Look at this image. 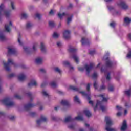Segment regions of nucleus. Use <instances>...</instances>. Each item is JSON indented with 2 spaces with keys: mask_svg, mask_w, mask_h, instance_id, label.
<instances>
[{
  "mask_svg": "<svg viewBox=\"0 0 131 131\" xmlns=\"http://www.w3.org/2000/svg\"><path fill=\"white\" fill-rule=\"evenodd\" d=\"M91 89V84L88 83L86 86V91L87 93H85L84 91H79V88H77L74 86L70 85L69 86V90H72V91H76L77 92H79L81 94L82 96L86 97L87 99L90 101L91 100V93H90V90Z\"/></svg>",
  "mask_w": 131,
  "mask_h": 131,
  "instance_id": "1",
  "label": "nucleus"
},
{
  "mask_svg": "<svg viewBox=\"0 0 131 131\" xmlns=\"http://www.w3.org/2000/svg\"><path fill=\"white\" fill-rule=\"evenodd\" d=\"M68 52L70 53V56L71 58H72L73 60L78 63L79 62V57L76 54L77 50L75 48L72 47L71 45H69L68 49Z\"/></svg>",
  "mask_w": 131,
  "mask_h": 131,
  "instance_id": "2",
  "label": "nucleus"
},
{
  "mask_svg": "<svg viewBox=\"0 0 131 131\" xmlns=\"http://www.w3.org/2000/svg\"><path fill=\"white\" fill-rule=\"evenodd\" d=\"M3 15H5L6 18H9L11 15V12L6 11V6H5L4 3L1 4L0 5V20Z\"/></svg>",
  "mask_w": 131,
  "mask_h": 131,
  "instance_id": "3",
  "label": "nucleus"
},
{
  "mask_svg": "<svg viewBox=\"0 0 131 131\" xmlns=\"http://www.w3.org/2000/svg\"><path fill=\"white\" fill-rule=\"evenodd\" d=\"M105 120L106 122V127L105 128L106 131H116L115 129L110 128V126L113 124V121H112V119L110 117H105Z\"/></svg>",
  "mask_w": 131,
  "mask_h": 131,
  "instance_id": "4",
  "label": "nucleus"
},
{
  "mask_svg": "<svg viewBox=\"0 0 131 131\" xmlns=\"http://www.w3.org/2000/svg\"><path fill=\"white\" fill-rule=\"evenodd\" d=\"M83 120V117H82V114L78 115V116L76 117L74 119L72 118L71 116H69L66 117L64 119V122H72L74 120Z\"/></svg>",
  "mask_w": 131,
  "mask_h": 131,
  "instance_id": "5",
  "label": "nucleus"
},
{
  "mask_svg": "<svg viewBox=\"0 0 131 131\" xmlns=\"http://www.w3.org/2000/svg\"><path fill=\"white\" fill-rule=\"evenodd\" d=\"M2 103L6 105L7 107H13L15 105V103L12 101V99L10 98H5L2 100Z\"/></svg>",
  "mask_w": 131,
  "mask_h": 131,
  "instance_id": "6",
  "label": "nucleus"
},
{
  "mask_svg": "<svg viewBox=\"0 0 131 131\" xmlns=\"http://www.w3.org/2000/svg\"><path fill=\"white\" fill-rule=\"evenodd\" d=\"M3 64L6 70L7 71H10L11 70L10 69V65H15V62H14V60H13V59L9 58L8 63L4 61Z\"/></svg>",
  "mask_w": 131,
  "mask_h": 131,
  "instance_id": "7",
  "label": "nucleus"
},
{
  "mask_svg": "<svg viewBox=\"0 0 131 131\" xmlns=\"http://www.w3.org/2000/svg\"><path fill=\"white\" fill-rule=\"evenodd\" d=\"M117 4L123 10H127L128 9V6L126 4L124 0H118Z\"/></svg>",
  "mask_w": 131,
  "mask_h": 131,
  "instance_id": "8",
  "label": "nucleus"
},
{
  "mask_svg": "<svg viewBox=\"0 0 131 131\" xmlns=\"http://www.w3.org/2000/svg\"><path fill=\"white\" fill-rule=\"evenodd\" d=\"M94 66H95V63H91L90 65H85L84 68L86 70V74L87 75H90V73H91V71L93 69Z\"/></svg>",
  "mask_w": 131,
  "mask_h": 131,
  "instance_id": "9",
  "label": "nucleus"
},
{
  "mask_svg": "<svg viewBox=\"0 0 131 131\" xmlns=\"http://www.w3.org/2000/svg\"><path fill=\"white\" fill-rule=\"evenodd\" d=\"M107 7L110 12H111L114 16H119L120 15V11H115L113 7L108 5V4H107Z\"/></svg>",
  "mask_w": 131,
  "mask_h": 131,
  "instance_id": "10",
  "label": "nucleus"
},
{
  "mask_svg": "<svg viewBox=\"0 0 131 131\" xmlns=\"http://www.w3.org/2000/svg\"><path fill=\"white\" fill-rule=\"evenodd\" d=\"M102 104H103L102 101H99V100L97 101V103L96 104V107L94 108V111H96L98 108H100L102 111L104 112L106 110V107L102 106Z\"/></svg>",
  "mask_w": 131,
  "mask_h": 131,
  "instance_id": "11",
  "label": "nucleus"
},
{
  "mask_svg": "<svg viewBox=\"0 0 131 131\" xmlns=\"http://www.w3.org/2000/svg\"><path fill=\"white\" fill-rule=\"evenodd\" d=\"M46 121H48V119L47 118V117H46V116H45L41 115L40 116V119L36 121L37 126H39L40 124L42 123V122H46Z\"/></svg>",
  "mask_w": 131,
  "mask_h": 131,
  "instance_id": "12",
  "label": "nucleus"
},
{
  "mask_svg": "<svg viewBox=\"0 0 131 131\" xmlns=\"http://www.w3.org/2000/svg\"><path fill=\"white\" fill-rule=\"evenodd\" d=\"M8 54L10 55H16L17 54V50L15 48L12 47L8 48Z\"/></svg>",
  "mask_w": 131,
  "mask_h": 131,
  "instance_id": "13",
  "label": "nucleus"
},
{
  "mask_svg": "<svg viewBox=\"0 0 131 131\" xmlns=\"http://www.w3.org/2000/svg\"><path fill=\"white\" fill-rule=\"evenodd\" d=\"M82 46H89L90 45V42L89 39H86L85 37H82L81 40Z\"/></svg>",
  "mask_w": 131,
  "mask_h": 131,
  "instance_id": "14",
  "label": "nucleus"
},
{
  "mask_svg": "<svg viewBox=\"0 0 131 131\" xmlns=\"http://www.w3.org/2000/svg\"><path fill=\"white\" fill-rule=\"evenodd\" d=\"M36 85H37V83L35 79L31 80L28 84V88H32V86H36Z\"/></svg>",
  "mask_w": 131,
  "mask_h": 131,
  "instance_id": "15",
  "label": "nucleus"
},
{
  "mask_svg": "<svg viewBox=\"0 0 131 131\" xmlns=\"http://www.w3.org/2000/svg\"><path fill=\"white\" fill-rule=\"evenodd\" d=\"M70 31L67 30L63 32V36L66 39H68L70 38Z\"/></svg>",
  "mask_w": 131,
  "mask_h": 131,
  "instance_id": "16",
  "label": "nucleus"
},
{
  "mask_svg": "<svg viewBox=\"0 0 131 131\" xmlns=\"http://www.w3.org/2000/svg\"><path fill=\"white\" fill-rule=\"evenodd\" d=\"M11 26H13L12 21L9 22V25L6 24L5 26L6 31L7 32H10L11 31Z\"/></svg>",
  "mask_w": 131,
  "mask_h": 131,
  "instance_id": "17",
  "label": "nucleus"
},
{
  "mask_svg": "<svg viewBox=\"0 0 131 131\" xmlns=\"http://www.w3.org/2000/svg\"><path fill=\"white\" fill-rule=\"evenodd\" d=\"M101 72L104 73L105 75L106 76L107 80H110V73L108 72L107 70H104L103 68H101Z\"/></svg>",
  "mask_w": 131,
  "mask_h": 131,
  "instance_id": "18",
  "label": "nucleus"
},
{
  "mask_svg": "<svg viewBox=\"0 0 131 131\" xmlns=\"http://www.w3.org/2000/svg\"><path fill=\"white\" fill-rule=\"evenodd\" d=\"M40 49L42 53H47V48H46V45H45V43H40Z\"/></svg>",
  "mask_w": 131,
  "mask_h": 131,
  "instance_id": "19",
  "label": "nucleus"
},
{
  "mask_svg": "<svg viewBox=\"0 0 131 131\" xmlns=\"http://www.w3.org/2000/svg\"><path fill=\"white\" fill-rule=\"evenodd\" d=\"M34 106H35L34 104L29 103L24 106V109L25 110H26L27 111L28 110H29V109H30L31 108H33Z\"/></svg>",
  "mask_w": 131,
  "mask_h": 131,
  "instance_id": "20",
  "label": "nucleus"
},
{
  "mask_svg": "<svg viewBox=\"0 0 131 131\" xmlns=\"http://www.w3.org/2000/svg\"><path fill=\"white\" fill-rule=\"evenodd\" d=\"M18 78L19 81H24L26 79V75L24 74H20L18 76Z\"/></svg>",
  "mask_w": 131,
  "mask_h": 131,
  "instance_id": "21",
  "label": "nucleus"
},
{
  "mask_svg": "<svg viewBox=\"0 0 131 131\" xmlns=\"http://www.w3.org/2000/svg\"><path fill=\"white\" fill-rule=\"evenodd\" d=\"M127 127V125H126V121L124 120L122 125V126L121 127V131H124L125 129H126Z\"/></svg>",
  "mask_w": 131,
  "mask_h": 131,
  "instance_id": "22",
  "label": "nucleus"
},
{
  "mask_svg": "<svg viewBox=\"0 0 131 131\" xmlns=\"http://www.w3.org/2000/svg\"><path fill=\"white\" fill-rule=\"evenodd\" d=\"M63 65L64 66H67L68 67H69L70 69L71 70H73V67H70V64L69 63V62L67 61H65L63 62Z\"/></svg>",
  "mask_w": 131,
  "mask_h": 131,
  "instance_id": "23",
  "label": "nucleus"
},
{
  "mask_svg": "<svg viewBox=\"0 0 131 131\" xmlns=\"http://www.w3.org/2000/svg\"><path fill=\"white\" fill-rule=\"evenodd\" d=\"M36 64H39L42 63V58L41 57H37L35 59Z\"/></svg>",
  "mask_w": 131,
  "mask_h": 131,
  "instance_id": "24",
  "label": "nucleus"
},
{
  "mask_svg": "<svg viewBox=\"0 0 131 131\" xmlns=\"http://www.w3.org/2000/svg\"><path fill=\"white\" fill-rule=\"evenodd\" d=\"M106 60H107L106 63V66L107 68H110L112 67V65H113V63L110 60H108V58H106Z\"/></svg>",
  "mask_w": 131,
  "mask_h": 131,
  "instance_id": "25",
  "label": "nucleus"
},
{
  "mask_svg": "<svg viewBox=\"0 0 131 131\" xmlns=\"http://www.w3.org/2000/svg\"><path fill=\"white\" fill-rule=\"evenodd\" d=\"M61 104L62 106H69V101H68L67 100H62Z\"/></svg>",
  "mask_w": 131,
  "mask_h": 131,
  "instance_id": "26",
  "label": "nucleus"
},
{
  "mask_svg": "<svg viewBox=\"0 0 131 131\" xmlns=\"http://www.w3.org/2000/svg\"><path fill=\"white\" fill-rule=\"evenodd\" d=\"M99 97H101L102 99V102H107L109 98L108 97H105V95L101 94L99 95Z\"/></svg>",
  "mask_w": 131,
  "mask_h": 131,
  "instance_id": "27",
  "label": "nucleus"
},
{
  "mask_svg": "<svg viewBox=\"0 0 131 131\" xmlns=\"http://www.w3.org/2000/svg\"><path fill=\"white\" fill-rule=\"evenodd\" d=\"M124 22L126 24V25H128V24L131 22V19L128 17H125L124 19Z\"/></svg>",
  "mask_w": 131,
  "mask_h": 131,
  "instance_id": "28",
  "label": "nucleus"
},
{
  "mask_svg": "<svg viewBox=\"0 0 131 131\" xmlns=\"http://www.w3.org/2000/svg\"><path fill=\"white\" fill-rule=\"evenodd\" d=\"M84 113H85V115L88 117H91V116H92V114L91 113V112L88 110H84Z\"/></svg>",
  "mask_w": 131,
  "mask_h": 131,
  "instance_id": "29",
  "label": "nucleus"
},
{
  "mask_svg": "<svg viewBox=\"0 0 131 131\" xmlns=\"http://www.w3.org/2000/svg\"><path fill=\"white\" fill-rule=\"evenodd\" d=\"M6 39V38L5 35H4L3 33L0 32V40H1V41H4Z\"/></svg>",
  "mask_w": 131,
  "mask_h": 131,
  "instance_id": "30",
  "label": "nucleus"
},
{
  "mask_svg": "<svg viewBox=\"0 0 131 131\" xmlns=\"http://www.w3.org/2000/svg\"><path fill=\"white\" fill-rule=\"evenodd\" d=\"M58 16L60 19H62L63 17H65L66 16H68V13H63L62 14L58 13Z\"/></svg>",
  "mask_w": 131,
  "mask_h": 131,
  "instance_id": "31",
  "label": "nucleus"
},
{
  "mask_svg": "<svg viewBox=\"0 0 131 131\" xmlns=\"http://www.w3.org/2000/svg\"><path fill=\"white\" fill-rule=\"evenodd\" d=\"M23 50H24V52H25V53H27V54H29V53L30 52V49L27 46L24 47Z\"/></svg>",
  "mask_w": 131,
  "mask_h": 131,
  "instance_id": "32",
  "label": "nucleus"
},
{
  "mask_svg": "<svg viewBox=\"0 0 131 131\" xmlns=\"http://www.w3.org/2000/svg\"><path fill=\"white\" fill-rule=\"evenodd\" d=\"M125 94H126L127 97H130L131 96V88H130L129 90L125 91L124 92Z\"/></svg>",
  "mask_w": 131,
  "mask_h": 131,
  "instance_id": "33",
  "label": "nucleus"
},
{
  "mask_svg": "<svg viewBox=\"0 0 131 131\" xmlns=\"http://www.w3.org/2000/svg\"><path fill=\"white\" fill-rule=\"evenodd\" d=\"M33 26V25L30 22H28L26 24V28L27 29H30Z\"/></svg>",
  "mask_w": 131,
  "mask_h": 131,
  "instance_id": "34",
  "label": "nucleus"
},
{
  "mask_svg": "<svg viewBox=\"0 0 131 131\" xmlns=\"http://www.w3.org/2000/svg\"><path fill=\"white\" fill-rule=\"evenodd\" d=\"M59 36H60V34L57 32H55L53 34V38H59Z\"/></svg>",
  "mask_w": 131,
  "mask_h": 131,
  "instance_id": "35",
  "label": "nucleus"
},
{
  "mask_svg": "<svg viewBox=\"0 0 131 131\" xmlns=\"http://www.w3.org/2000/svg\"><path fill=\"white\" fill-rule=\"evenodd\" d=\"M42 94L43 96H45V97H50V95L49 94V93H48V92H47L46 90H43L42 92Z\"/></svg>",
  "mask_w": 131,
  "mask_h": 131,
  "instance_id": "36",
  "label": "nucleus"
},
{
  "mask_svg": "<svg viewBox=\"0 0 131 131\" xmlns=\"http://www.w3.org/2000/svg\"><path fill=\"white\" fill-rule=\"evenodd\" d=\"M74 101L76 103L80 104V100H79V98H78V97H77V96H75V97L74 98Z\"/></svg>",
  "mask_w": 131,
  "mask_h": 131,
  "instance_id": "37",
  "label": "nucleus"
},
{
  "mask_svg": "<svg viewBox=\"0 0 131 131\" xmlns=\"http://www.w3.org/2000/svg\"><path fill=\"white\" fill-rule=\"evenodd\" d=\"M54 70L55 72H57V73H59V74H61V73H62V71L58 67L55 68Z\"/></svg>",
  "mask_w": 131,
  "mask_h": 131,
  "instance_id": "38",
  "label": "nucleus"
},
{
  "mask_svg": "<svg viewBox=\"0 0 131 131\" xmlns=\"http://www.w3.org/2000/svg\"><path fill=\"white\" fill-rule=\"evenodd\" d=\"M37 47H38V45L37 43H34L32 48L33 52H35V51H36Z\"/></svg>",
  "mask_w": 131,
  "mask_h": 131,
  "instance_id": "39",
  "label": "nucleus"
},
{
  "mask_svg": "<svg viewBox=\"0 0 131 131\" xmlns=\"http://www.w3.org/2000/svg\"><path fill=\"white\" fill-rule=\"evenodd\" d=\"M85 126H86V127H88V129L89 131H93L94 130L93 127H90V124H89L85 123Z\"/></svg>",
  "mask_w": 131,
  "mask_h": 131,
  "instance_id": "40",
  "label": "nucleus"
},
{
  "mask_svg": "<svg viewBox=\"0 0 131 131\" xmlns=\"http://www.w3.org/2000/svg\"><path fill=\"white\" fill-rule=\"evenodd\" d=\"M114 90V86L113 85V84H109L108 91H110V92H113Z\"/></svg>",
  "mask_w": 131,
  "mask_h": 131,
  "instance_id": "41",
  "label": "nucleus"
},
{
  "mask_svg": "<svg viewBox=\"0 0 131 131\" xmlns=\"http://www.w3.org/2000/svg\"><path fill=\"white\" fill-rule=\"evenodd\" d=\"M50 85H51L52 88H56L57 82H56V81H53L50 83Z\"/></svg>",
  "mask_w": 131,
  "mask_h": 131,
  "instance_id": "42",
  "label": "nucleus"
},
{
  "mask_svg": "<svg viewBox=\"0 0 131 131\" xmlns=\"http://www.w3.org/2000/svg\"><path fill=\"white\" fill-rule=\"evenodd\" d=\"M68 128L70 129H74L75 128V125L73 124H70L68 126Z\"/></svg>",
  "mask_w": 131,
  "mask_h": 131,
  "instance_id": "43",
  "label": "nucleus"
},
{
  "mask_svg": "<svg viewBox=\"0 0 131 131\" xmlns=\"http://www.w3.org/2000/svg\"><path fill=\"white\" fill-rule=\"evenodd\" d=\"M72 21V15H71L70 17H68L67 19V24H69L70 22Z\"/></svg>",
  "mask_w": 131,
  "mask_h": 131,
  "instance_id": "44",
  "label": "nucleus"
},
{
  "mask_svg": "<svg viewBox=\"0 0 131 131\" xmlns=\"http://www.w3.org/2000/svg\"><path fill=\"white\" fill-rule=\"evenodd\" d=\"M11 6L12 10H16V7L15 6V3L14 2H11Z\"/></svg>",
  "mask_w": 131,
  "mask_h": 131,
  "instance_id": "45",
  "label": "nucleus"
},
{
  "mask_svg": "<svg viewBox=\"0 0 131 131\" xmlns=\"http://www.w3.org/2000/svg\"><path fill=\"white\" fill-rule=\"evenodd\" d=\"M27 17H28V15L25 13H24L21 14V18L23 19H26Z\"/></svg>",
  "mask_w": 131,
  "mask_h": 131,
  "instance_id": "46",
  "label": "nucleus"
},
{
  "mask_svg": "<svg viewBox=\"0 0 131 131\" xmlns=\"http://www.w3.org/2000/svg\"><path fill=\"white\" fill-rule=\"evenodd\" d=\"M18 43H19L20 46H23V43L21 41V36H20V35L18 36Z\"/></svg>",
  "mask_w": 131,
  "mask_h": 131,
  "instance_id": "47",
  "label": "nucleus"
},
{
  "mask_svg": "<svg viewBox=\"0 0 131 131\" xmlns=\"http://www.w3.org/2000/svg\"><path fill=\"white\" fill-rule=\"evenodd\" d=\"M125 107H126V108H131V104H129V102H125Z\"/></svg>",
  "mask_w": 131,
  "mask_h": 131,
  "instance_id": "48",
  "label": "nucleus"
},
{
  "mask_svg": "<svg viewBox=\"0 0 131 131\" xmlns=\"http://www.w3.org/2000/svg\"><path fill=\"white\" fill-rule=\"evenodd\" d=\"M55 25H56V24L54 21L49 22V26H50V27H54Z\"/></svg>",
  "mask_w": 131,
  "mask_h": 131,
  "instance_id": "49",
  "label": "nucleus"
},
{
  "mask_svg": "<svg viewBox=\"0 0 131 131\" xmlns=\"http://www.w3.org/2000/svg\"><path fill=\"white\" fill-rule=\"evenodd\" d=\"M57 46L58 48H61L63 46V43H62V42L58 41L57 42Z\"/></svg>",
  "mask_w": 131,
  "mask_h": 131,
  "instance_id": "50",
  "label": "nucleus"
},
{
  "mask_svg": "<svg viewBox=\"0 0 131 131\" xmlns=\"http://www.w3.org/2000/svg\"><path fill=\"white\" fill-rule=\"evenodd\" d=\"M27 96H28V97H29V98H30V100H31V99H32V94H31V93L28 92L27 93Z\"/></svg>",
  "mask_w": 131,
  "mask_h": 131,
  "instance_id": "51",
  "label": "nucleus"
},
{
  "mask_svg": "<svg viewBox=\"0 0 131 131\" xmlns=\"http://www.w3.org/2000/svg\"><path fill=\"white\" fill-rule=\"evenodd\" d=\"M127 58H128V59H131V50L129 51V52L127 54Z\"/></svg>",
  "mask_w": 131,
  "mask_h": 131,
  "instance_id": "52",
  "label": "nucleus"
},
{
  "mask_svg": "<svg viewBox=\"0 0 131 131\" xmlns=\"http://www.w3.org/2000/svg\"><path fill=\"white\" fill-rule=\"evenodd\" d=\"M94 87L96 89H98V82H97V81H95L94 82Z\"/></svg>",
  "mask_w": 131,
  "mask_h": 131,
  "instance_id": "53",
  "label": "nucleus"
},
{
  "mask_svg": "<svg viewBox=\"0 0 131 131\" xmlns=\"http://www.w3.org/2000/svg\"><path fill=\"white\" fill-rule=\"evenodd\" d=\"M14 97L16 98V99H21L22 97H21V96L19 95L18 94H15Z\"/></svg>",
  "mask_w": 131,
  "mask_h": 131,
  "instance_id": "54",
  "label": "nucleus"
},
{
  "mask_svg": "<svg viewBox=\"0 0 131 131\" xmlns=\"http://www.w3.org/2000/svg\"><path fill=\"white\" fill-rule=\"evenodd\" d=\"M105 89H106V86L103 84L100 86V91H102V90H105Z\"/></svg>",
  "mask_w": 131,
  "mask_h": 131,
  "instance_id": "55",
  "label": "nucleus"
},
{
  "mask_svg": "<svg viewBox=\"0 0 131 131\" xmlns=\"http://www.w3.org/2000/svg\"><path fill=\"white\" fill-rule=\"evenodd\" d=\"M15 76V74L12 73L8 76V77L9 78H12V77H14Z\"/></svg>",
  "mask_w": 131,
  "mask_h": 131,
  "instance_id": "56",
  "label": "nucleus"
},
{
  "mask_svg": "<svg viewBox=\"0 0 131 131\" xmlns=\"http://www.w3.org/2000/svg\"><path fill=\"white\" fill-rule=\"evenodd\" d=\"M40 71L41 72V73H46L47 72V70L45 69H40Z\"/></svg>",
  "mask_w": 131,
  "mask_h": 131,
  "instance_id": "57",
  "label": "nucleus"
},
{
  "mask_svg": "<svg viewBox=\"0 0 131 131\" xmlns=\"http://www.w3.org/2000/svg\"><path fill=\"white\" fill-rule=\"evenodd\" d=\"M30 115H31V116H32L33 117L35 116V115H36V113H35V112H31L30 113Z\"/></svg>",
  "mask_w": 131,
  "mask_h": 131,
  "instance_id": "58",
  "label": "nucleus"
},
{
  "mask_svg": "<svg viewBox=\"0 0 131 131\" xmlns=\"http://www.w3.org/2000/svg\"><path fill=\"white\" fill-rule=\"evenodd\" d=\"M110 26H111V27L114 28V27L115 26V23L112 22L110 24Z\"/></svg>",
  "mask_w": 131,
  "mask_h": 131,
  "instance_id": "59",
  "label": "nucleus"
},
{
  "mask_svg": "<svg viewBox=\"0 0 131 131\" xmlns=\"http://www.w3.org/2000/svg\"><path fill=\"white\" fill-rule=\"evenodd\" d=\"M98 76V74L97 73H94L93 75V78H96V77Z\"/></svg>",
  "mask_w": 131,
  "mask_h": 131,
  "instance_id": "60",
  "label": "nucleus"
},
{
  "mask_svg": "<svg viewBox=\"0 0 131 131\" xmlns=\"http://www.w3.org/2000/svg\"><path fill=\"white\" fill-rule=\"evenodd\" d=\"M35 17L38 18V19H40V14L37 13L35 14Z\"/></svg>",
  "mask_w": 131,
  "mask_h": 131,
  "instance_id": "61",
  "label": "nucleus"
},
{
  "mask_svg": "<svg viewBox=\"0 0 131 131\" xmlns=\"http://www.w3.org/2000/svg\"><path fill=\"white\" fill-rule=\"evenodd\" d=\"M96 53V52L94 50H91L90 51V54L91 55H94V54Z\"/></svg>",
  "mask_w": 131,
  "mask_h": 131,
  "instance_id": "62",
  "label": "nucleus"
},
{
  "mask_svg": "<svg viewBox=\"0 0 131 131\" xmlns=\"http://www.w3.org/2000/svg\"><path fill=\"white\" fill-rule=\"evenodd\" d=\"M47 85V83L43 82L41 84V88H45Z\"/></svg>",
  "mask_w": 131,
  "mask_h": 131,
  "instance_id": "63",
  "label": "nucleus"
},
{
  "mask_svg": "<svg viewBox=\"0 0 131 131\" xmlns=\"http://www.w3.org/2000/svg\"><path fill=\"white\" fill-rule=\"evenodd\" d=\"M54 10H51L49 12V15H51V16L54 15Z\"/></svg>",
  "mask_w": 131,
  "mask_h": 131,
  "instance_id": "64",
  "label": "nucleus"
}]
</instances>
